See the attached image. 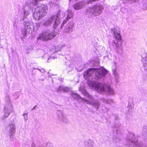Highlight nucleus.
<instances>
[{"instance_id":"6ab92c4d","label":"nucleus","mask_w":147,"mask_h":147,"mask_svg":"<svg viewBox=\"0 0 147 147\" xmlns=\"http://www.w3.org/2000/svg\"><path fill=\"white\" fill-rule=\"evenodd\" d=\"M84 5L82 3H77L74 5V8L76 10L82 8L84 7Z\"/></svg>"},{"instance_id":"4be33fe9","label":"nucleus","mask_w":147,"mask_h":147,"mask_svg":"<svg viewBox=\"0 0 147 147\" xmlns=\"http://www.w3.org/2000/svg\"><path fill=\"white\" fill-rule=\"evenodd\" d=\"M57 113L58 117L59 118L60 120L63 121L64 117L63 113L61 111H58Z\"/></svg>"},{"instance_id":"7ed1b4c3","label":"nucleus","mask_w":147,"mask_h":147,"mask_svg":"<svg viewBox=\"0 0 147 147\" xmlns=\"http://www.w3.org/2000/svg\"><path fill=\"white\" fill-rule=\"evenodd\" d=\"M103 9V6L100 4H98L87 9L86 13V14L88 15L89 17L92 15L94 16H96L101 14Z\"/></svg>"},{"instance_id":"9b49d317","label":"nucleus","mask_w":147,"mask_h":147,"mask_svg":"<svg viewBox=\"0 0 147 147\" xmlns=\"http://www.w3.org/2000/svg\"><path fill=\"white\" fill-rule=\"evenodd\" d=\"M60 10L58 11L57 13V14L55 15H53L52 16H54L55 17V19L56 21L54 22V23L53 24V27L55 29H57L59 26V24H60Z\"/></svg>"},{"instance_id":"f8f14e48","label":"nucleus","mask_w":147,"mask_h":147,"mask_svg":"<svg viewBox=\"0 0 147 147\" xmlns=\"http://www.w3.org/2000/svg\"><path fill=\"white\" fill-rule=\"evenodd\" d=\"M65 14L67 16V18L63 21V23L61 24V26L60 28H61L64 26V25L65 24L69 19L72 18L73 16V14L71 11L70 10H68L65 12Z\"/></svg>"},{"instance_id":"72a5a7b5","label":"nucleus","mask_w":147,"mask_h":147,"mask_svg":"<svg viewBox=\"0 0 147 147\" xmlns=\"http://www.w3.org/2000/svg\"><path fill=\"white\" fill-rule=\"evenodd\" d=\"M69 67H70V65H69Z\"/></svg>"},{"instance_id":"20e7f679","label":"nucleus","mask_w":147,"mask_h":147,"mask_svg":"<svg viewBox=\"0 0 147 147\" xmlns=\"http://www.w3.org/2000/svg\"><path fill=\"white\" fill-rule=\"evenodd\" d=\"M55 35L53 32H51L49 30L44 31L41 34L39 35L38 39H40L43 41H47L53 38Z\"/></svg>"},{"instance_id":"f3484780","label":"nucleus","mask_w":147,"mask_h":147,"mask_svg":"<svg viewBox=\"0 0 147 147\" xmlns=\"http://www.w3.org/2000/svg\"><path fill=\"white\" fill-rule=\"evenodd\" d=\"M117 43L115 42V44L116 46L117 52L119 53H121L122 52V47L121 45L122 42L120 43L119 41L117 40Z\"/></svg>"},{"instance_id":"ddd939ff","label":"nucleus","mask_w":147,"mask_h":147,"mask_svg":"<svg viewBox=\"0 0 147 147\" xmlns=\"http://www.w3.org/2000/svg\"><path fill=\"white\" fill-rule=\"evenodd\" d=\"M74 26V24L72 22L69 23L66 25L64 30L65 32L70 33L72 32V30Z\"/></svg>"},{"instance_id":"1a4fd4ad","label":"nucleus","mask_w":147,"mask_h":147,"mask_svg":"<svg viewBox=\"0 0 147 147\" xmlns=\"http://www.w3.org/2000/svg\"><path fill=\"white\" fill-rule=\"evenodd\" d=\"M35 8L36 10V11H39L41 14L45 16L47 11L48 7L46 5L41 4Z\"/></svg>"},{"instance_id":"bb28decb","label":"nucleus","mask_w":147,"mask_h":147,"mask_svg":"<svg viewBox=\"0 0 147 147\" xmlns=\"http://www.w3.org/2000/svg\"><path fill=\"white\" fill-rule=\"evenodd\" d=\"M32 147H36L35 144L34 143H33L32 144Z\"/></svg>"},{"instance_id":"f257e3e1","label":"nucleus","mask_w":147,"mask_h":147,"mask_svg":"<svg viewBox=\"0 0 147 147\" xmlns=\"http://www.w3.org/2000/svg\"><path fill=\"white\" fill-rule=\"evenodd\" d=\"M107 73V71L104 69L90 68L85 72L84 75L88 78L87 83L89 86L95 88L100 93L112 95L114 94V91L109 85L101 82H95L96 80H103Z\"/></svg>"},{"instance_id":"393cba45","label":"nucleus","mask_w":147,"mask_h":147,"mask_svg":"<svg viewBox=\"0 0 147 147\" xmlns=\"http://www.w3.org/2000/svg\"><path fill=\"white\" fill-rule=\"evenodd\" d=\"M144 62L143 63V66L144 67V69L145 70H147V61Z\"/></svg>"},{"instance_id":"f03ea898","label":"nucleus","mask_w":147,"mask_h":147,"mask_svg":"<svg viewBox=\"0 0 147 147\" xmlns=\"http://www.w3.org/2000/svg\"><path fill=\"white\" fill-rule=\"evenodd\" d=\"M83 93L85 96L87 97L91 100H88L84 98H82L80 95L76 93L72 94V96L75 99L78 100L81 99V101L85 102L87 104L92 105L93 107L96 109V110H97L100 106V103L97 100H93L92 96L89 94L86 90H84Z\"/></svg>"},{"instance_id":"c756f323","label":"nucleus","mask_w":147,"mask_h":147,"mask_svg":"<svg viewBox=\"0 0 147 147\" xmlns=\"http://www.w3.org/2000/svg\"><path fill=\"white\" fill-rule=\"evenodd\" d=\"M52 58H49V59H48L47 60V62H49V61L51 59H52Z\"/></svg>"},{"instance_id":"412c9836","label":"nucleus","mask_w":147,"mask_h":147,"mask_svg":"<svg viewBox=\"0 0 147 147\" xmlns=\"http://www.w3.org/2000/svg\"><path fill=\"white\" fill-rule=\"evenodd\" d=\"M113 74L116 80V82H118L117 79L119 78V74L118 72L116 69H113L112 70Z\"/></svg>"},{"instance_id":"a211bd4d","label":"nucleus","mask_w":147,"mask_h":147,"mask_svg":"<svg viewBox=\"0 0 147 147\" xmlns=\"http://www.w3.org/2000/svg\"><path fill=\"white\" fill-rule=\"evenodd\" d=\"M71 90V89L67 87H65L64 86H60L58 88L57 90V92H59L61 91L63 92H67Z\"/></svg>"},{"instance_id":"2eb2a0df","label":"nucleus","mask_w":147,"mask_h":147,"mask_svg":"<svg viewBox=\"0 0 147 147\" xmlns=\"http://www.w3.org/2000/svg\"><path fill=\"white\" fill-rule=\"evenodd\" d=\"M43 16H44L43 14H41V13L38 11H36V10L35 9L33 14V17L36 20H39Z\"/></svg>"},{"instance_id":"473e14b6","label":"nucleus","mask_w":147,"mask_h":147,"mask_svg":"<svg viewBox=\"0 0 147 147\" xmlns=\"http://www.w3.org/2000/svg\"><path fill=\"white\" fill-rule=\"evenodd\" d=\"M66 63H67V62H65V64H66Z\"/></svg>"},{"instance_id":"0eeeda50","label":"nucleus","mask_w":147,"mask_h":147,"mask_svg":"<svg viewBox=\"0 0 147 147\" xmlns=\"http://www.w3.org/2000/svg\"><path fill=\"white\" fill-rule=\"evenodd\" d=\"M24 24L25 26L22 28V33L23 36H26L28 33H29L31 28V25L30 23L29 22H24Z\"/></svg>"},{"instance_id":"a878e982","label":"nucleus","mask_w":147,"mask_h":147,"mask_svg":"<svg viewBox=\"0 0 147 147\" xmlns=\"http://www.w3.org/2000/svg\"><path fill=\"white\" fill-rule=\"evenodd\" d=\"M46 147H53L52 145L50 143L47 144Z\"/></svg>"},{"instance_id":"5701e85b","label":"nucleus","mask_w":147,"mask_h":147,"mask_svg":"<svg viewBox=\"0 0 147 147\" xmlns=\"http://www.w3.org/2000/svg\"><path fill=\"white\" fill-rule=\"evenodd\" d=\"M141 56L142 58L143 59V61L145 60L146 61H147V57H146V54L145 52L143 53L141 55Z\"/></svg>"},{"instance_id":"c85d7f7f","label":"nucleus","mask_w":147,"mask_h":147,"mask_svg":"<svg viewBox=\"0 0 147 147\" xmlns=\"http://www.w3.org/2000/svg\"><path fill=\"white\" fill-rule=\"evenodd\" d=\"M36 105L31 110H32L34 109H36Z\"/></svg>"},{"instance_id":"dca6fc26","label":"nucleus","mask_w":147,"mask_h":147,"mask_svg":"<svg viewBox=\"0 0 147 147\" xmlns=\"http://www.w3.org/2000/svg\"><path fill=\"white\" fill-rule=\"evenodd\" d=\"M94 142L90 139H87L84 141V145L85 147H93Z\"/></svg>"},{"instance_id":"4468645a","label":"nucleus","mask_w":147,"mask_h":147,"mask_svg":"<svg viewBox=\"0 0 147 147\" xmlns=\"http://www.w3.org/2000/svg\"><path fill=\"white\" fill-rule=\"evenodd\" d=\"M55 19L54 16H51L49 19L45 22L44 23V25L45 26H48L51 25L53 23L54 24V22L56 21Z\"/></svg>"},{"instance_id":"6e6552de","label":"nucleus","mask_w":147,"mask_h":147,"mask_svg":"<svg viewBox=\"0 0 147 147\" xmlns=\"http://www.w3.org/2000/svg\"><path fill=\"white\" fill-rule=\"evenodd\" d=\"M12 109V106L9 104L7 105L4 107V114L2 119H4L8 117Z\"/></svg>"},{"instance_id":"9d476101","label":"nucleus","mask_w":147,"mask_h":147,"mask_svg":"<svg viewBox=\"0 0 147 147\" xmlns=\"http://www.w3.org/2000/svg\"><path fill=\"white\" fill-rule=\"evenodd\" d=\"M8 128L9 130L10 139L13 140L14 138V136L13 135V134L16 131V127L14 123H11L8 126Z\"/></svg>"},{"instance_id":"b1692460","label":"nucleus","mask_w":147,"mask_h":147,"mask_svg":"<svg viewBox=\"0 0 147 147\" xmlns=\"http://www.w3.org/2000/svg\"><path fill=\"white\" fill-rule=\"evenodd\" d=\"M27 113H24L22 115L24 117V118L25 121H26L28 119V117L27 115Z\"/></svg>"},{"instance_id":"423d86ee","label":"nucleus","mask_w":147,"mask_h":147,"mask_svg":"<svg viewBox=\"0 0 147 147\" xmlns=\"http://www.w3.org/2000/svg\"><path fill=\"white\" fill-rule=\"evenodd\" d=\"M135 136L132 133L131 134L127 139L129 140L128 145L129 147H136L137 145V142L136 140H134V138Z\"/></svg>"},{"instance_id":"2f4dec72","label":"nucleus","mask_w":147,"mask_h":147,"mask_svg":"<svg viewBox=\"0 0 147 147\" xmlns=\"http://www.w3.org/2000/svg\"><path fill=\"white\" fill-rule=\"evenodd\" d=\"M73 69V67H72L71 69Z\"/></svg>"},{"instance_id":"aec40b11","label":"nucleus","mask_w":147,"mask_h":147,"mask_svg":"<svg viewBox=\"0 0 147 147\" xmlns=\"http://www.w3.org/2000/svg\"><path fill=\"white\" fill-rule=\"evenodd\" d=\"M100 100L104 103H107L111 104L114 102L113 100L110 99H106L102 98L100 99Z\"/></svg>"},{"instance_id":"7c9ffc66","label":"nucleus","mask_w":147,"mask_h":147,"mask_svg":"<svg viewBox=\"0 0 147 147\" xmlns=\"http://www.w3.org/2000/svg\"><path fill=\"white\" fill-rule=\"evenodd\" d=\"M145 9H147V7H146V8H144Z\"/></svg>"},{"instance_id":"39448f33","label":"nucleus","mask_w":147,"mask_h":147,"mask_svg":"<svg viewBox=\"0 0 147 147\" xmlns=\"http://www.w3.org/2000/svg\"><path fill=\"white\" fill-rule=\"evenodd\" d=\"M111 32L114 34L116 39L120 43L121 42V36L120 34V30L118 27L111 29Z\"/></svg>"},{"instance_id":"cd10ccee","label":"nucleus","mask_w":147,"mask_h":147,"mask_svg":"<svg viewBox=\"0 0 147 147\" xmlns=\"http://www.w3.org/2000/svg\"><path fill=\"white\" fill-rule=\"evenodd\" d=\"M83 67L82 66V68H81V69L79 70H78L79 71H80L83 70Z\"/></svg>"}]
</instances>
